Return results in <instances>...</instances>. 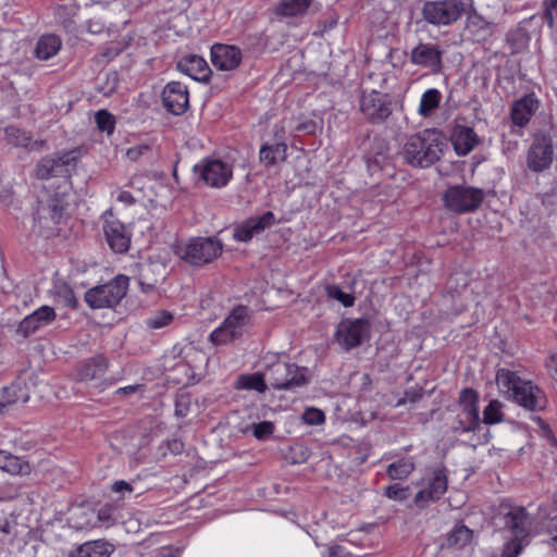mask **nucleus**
Returning a JSON list of instances; mask_svg holds the SVG:
<instances>
[{
    "instance_id": "423d86ee",
    "label": "nucleus",
    "mask_w": 557,
    "mask_h": 557,
    "mask_svg": "<svg viewBox=\"0 0 557 557\" xmlns=\"http://www.w3.org/2000/svg\"><path fill=\"white\" fill-rule=\"evenodd\" d=\"M252 320V311L243 305L236 306L224 318L223 322L209 335L214 345H226L240 338L248 330Z\"/></svg>"
},
{
    "instance_id": "1a4fd4ad",
    "label": "nucleus",
    "mask_w": 557,
    "mask_h": 557,
    "mask_svg": "<svg viewBox=\"0 0 557 557\" xmlns=\"http://www.w3.org/2000/svg\"><path fill=\"white\" fill-rule=\"evenodd\" d=\"M485 194L482 189L455 185L450 186L443 196L445 207L455 213H467L476 210Z\"/></svg>"
},
{
    "instance_id": "473e14b6",
    "label": "nucleus",
    "mask_w": 557,
    "mask_h": 557,
    "mask_svg": "<svg viewBox=\"0 0 557 557\" xmlns=\"http://www.w3.org/2000/svg\"><path fill=\"white\" fill-rule=\"evenodd\" d=\"M442 101V94L436 88L426 89L420 99L418 113L422 117H429L433 114V112L438 108Z\"/></svg>"
},
{
    "instance_id": "c9c22d12",
    "label": "nucleus",
    "mask_w": 557,
    "mask_h": 557,
    "mask_svg": "<svg viewBox=\"0 0 557 557\" xmlns=\"http://www.w3.org/2000/svg\"><path fill=\"white\" fill-rule=\"evenodd\" d=\"M265 371L263 373L256 372L252 374H242L237 377L235 387L237 389L257 391L264 393L267 389Z\"/></svg>"
},
{
    "instance_id": "cd10ccee",
    "label": "nucleus",
    "mask_w": 557,
    "mask_h": 557,
    "mask_svg": "<svg viewBox=\"0 0 557 557\" xmlns=\"http://www.w3.org/2000/svg\"><path fill=\"white\" fill-rule=\"evenodd\" d=\"M286 157L287 145L284 141L264 143L259 150V161L265 168L274 166L278 161H285Z\"/></svg>"
},
{
    "instance_id": "de8ad7c7",
    "label": "nucleus",
    "mask_w": 557,
    "mask_h": 557,
    "mask_svg": "<svg viewBox=\"0 0 557 557\" xmlns=\"http://www.w3.org/2000/svg\"><path fill=\"white\" fill-rule=\"evenodd\" d=\"M253 436L257 440L263 441L269 438L273 431L274 424L270 421H262L252 425Z\"/></svg>"
},
{
    "instance_id": "864d4df0",
    "label": "nucleus",
    "mask_w": 557,
    "mask_h": 557,
    "mask_svg": "<svg viewBox=\"0 0 557 557\" xmlns=\"http://www.w3.org/2000/svg\"><path fill=\"white\" fill-rule=\"evenodd\" d=\"M189 400L185 395H181L175 400V414L177 417H186L188 413Z\"/></svg>"
},
{
    "instance_id": "ea45409f",
    "label": "nucleus",
    "mask_w": 557,
    "mask_h": 557,
    "mask_svg": "<svg viewBox=\"0 0 557 557\" xmlns=\"http://www.w3.org/2000/svg\"><path fill=\"white\" fill-rule=\"evenodd\" d=\"M458 408L471 416H479V395L472 388H463L458 399Z\"/></svg>"
},
{
    "instance_id": "603ef678",
    "label": "nucleus",
    "mask_w": 557,
    "mask_h": 557,
    "mask_svg": "<svg viewBox=\"0 0 557 557\" xmlns=\"http://www.w3.org/2000/svg\"><path fill=\"white\" fill-rule=\"evenodd\" d=\"M544 366L548 377L557 384V352L547 356Z\"/></svg>"
},
{
    "instance_id": "bb28decb",
    "label": "nucleus",
    "mask_w": 557,
    "mask_h": 557,
    "mask_svg": "<svg viewBox=\"0 0 557 557\" xmlns=\"http://www.w3.org/2000/svg\"><path fill=\"white\" fill-rule=\"evenodd\" d=\"M114 509L111 505H104L100 507L97 511L94 509H82L81 518H86L83 521H76L75 525L78 529L84 528H92L96 525V522H100L109 525L114 521L113 518Z\"/></svg>"
},
{
    "instance_id": "7c9ffc66",
    "label": "nucleus",
    "mask_w": 557,
    "mask_h": 557,
    "mask_svg": "<svg viewBox=\"0 0 557 557\" xmlns=\"http://www.w3.org/2000/svg\"><path fill=\"white\" fill-rule=\"evenodd\" d=\"M62 47V40L53 34H46L37 40L34 53L39 60H49L54 57Z\"/></svg>"
},
{
    "instance_id": "ddd939ff",
    "label": "nucleus",
    "mask_w": 557,
    "mask_h": 557,
    "mask_svg": "<svg viewBox=\"0 0 557 557\" xmlns=\"http://www.w3.org/2000/svg\"><path fill=\"white\" fill-rule=\"evenodd\" d=\"M463 12L461 0H441L424 3L422 14L424 20L436 26L455 23Z\"/></svg>"
},
{
    "instance_id": "e433bc0d",
    "label": "nucleus",
    "mask_w": 557,
    "mask_h": 557,
    "mask_svg": "<svg viewBox=\"0 0 557 557\" xmlns=\"http://www.w3.org/2000/svg\"><path fill=\"white\" fill-rule=\"evenodd\" d=\"M0 469L10 474H23L29 471V465L4 450H0Z\"/></svg>"
},
{
    "instance_id": "bf43d9fd",
    "label": "nucleus",
    "mask_w": 557,
    "mask_h": 557,
    "mask_svg": "<svg viewBox=\"0 0 557 557\" xmlns=\"http://www.w3.org/2000/svg\"><path fill=\"white\" fill-rule=\"evenodd\" d=\"M137 385H128V386H125V387H121L116 391V394H129V393H134L136 389H137Z\"/></svg>"
},
{
    "instance_id": "e2e57ef3",
    "label": "nucleus",
    "mask_w": 557,
    "mask_h": 557,
    "mask_svg": "<svg viewBox=\"0 0 557 557\" xmlns=\"http://www.w3.org/2000/svg\"><path fill=\"white\" fill-rule=\"evenodd\" d=\"M336 554V548L335 547H332L331 548V555H335Z\"/></svg>"
},
{
    "instance_id": "a18cd8bd",
    "label": "nucleus",
    "mask_w": 557,
    "mask_h": 557,
    "mask_svg": "<svg viewBox=\"0 0 557 557\" xmlns=\"http://www.w3.org/2000/svg\"><path fill=\"white\" fill-rule=\"evenodd\" d=\"M327 295L329 297L336 299L344 307H351L355 302V297L350 294H347L342 290V288L337 285L327 286Z\"/></svg>"
},
{
    "instance_id": "4468645a",
    "label": "nucleus",
    "mask_w": 557,
    "mask_h": 557,
    "mask_svg": "<svg viewBox=\"0 0 557 557\" xmlns=\"http://www.w3.org/2000/svg\"><path fill=\"white\" fill-rule=\"evenodd\" d=\"M194 172L206 185L221 188L228 184L233 176L232 166L219 159H205L194 166Z\"/></svg>"
},
{
    "instance_id": "b1692460",
    "label": "nucleus",
    "mask_w": 557,
    "mask_h": 557,
    "mask_svg": "<svg viewBox=\"0 0 557 557\" xmlns=\"http://www.w3.org/2000/svg\"><path fill=\"white\" fill-rule=\"evenodd\" d=\"M450 140L458 156H467L480 144V137L473 128L459 124L454 126Z\"/></svg>"
},
{
    "instance_id": "9b49d317",
    "label": "nucleus",
    "mask_w": 557,
    "mask_h": 557,
    "mask_svg": "<svg viewBox=\"0 0 557 557\" xmlns=\"http://www.w3.org/2000/svg\"><path fill=\"white\" fill-rule=\"evenodd\" d=\"M555 158L553 137L549 134H535L527 151L525 163L534 173L548 170Z\"/></svg>"
},
{
    "instance_id": "393cba45",
    "label": "nucleus",
    "mask_w": 557,
    "mask_h": 557,
    "mask_svg": "<svg viewBox=\"0 0 557 557\" xmlns=\"http://www.w3.org/2000/svg\"><path fill=\"white\" fill-rule=\"evenodd\" d=\"M177 70L197 82H206L209 77V66L206 60L197 54L181 58L176 64Z\"/></svg>"
},
{
    "instance_id": "aec40b11",
    "label": "nucleus",
    "mask_w": 557,
    "mask_h": 557,
    "mask_svg": "<svg viewBox=\"0 0 557 557\" xmlns=\"http://www.w3.org/2000/svg\"><path fill=\"white\" fill-rule=\"evenodd\" d=\"M71 166L69 153L54 154L42 158L36 165L35 172L39 180H49L57 176H65Z\"/></svg>"
},
{
    "instance_id": "3c124183",
    "label": "nucleus",
    "mask_w": 557,
    "mask_h": 557,
    "mask_svg": "<svg viewBox=\"0 0 557 557\" xmlns=\"http://www.w3.org/2000/svg\"><path fill=\"white\" fill-rule=\"evenodd\" d=\"M544 5V17L547 25L552 28L555 24V18L557 17V0H545Z\"/></svg>"
},
{
    "instance_id": "a878e982",
    "label": "nucleus",
    "mask_w": 557,
    "mask_h": 557,
    "mask_svg": "<svg viewBox=\"0 0 557 557\" xmlns=\"http://www.w3.org/2000/svg\"><path fill=\"white\" fill-rule=\"evenodd\" d=\"M108 369V359L98 355L78 364L76 376L79 381L98 380L104 375Z\"/></svg>"
},
{
    "instance_id": "9d476101",
    "label": "nucleus",
    "mask_w": 557,
    "mask_h": 557,
    "mask_svg": "<svg viewBox=\"0 0 557 557\" xmlns=\"http://www.w3.org/2000/svg\"><path fill=\"white\" fill-rule=\"evenodd\" d=\"M360 111L374 125L383 124L393 112V101L387 94L363 90L359 98Z\"/></svg>"
},
{
    "instance_id": "37998d69",
    "label": "nucleus",
    "mask_w": 557,
    "mask_h": 557,
    "mask_svg": "<svg viewBox=\"0 0 557 557\" xmlns=\"http://www.w3.org/2000/svg\"><path fill=\"white\" fill-rule=\"evenodd\" d=\"M97 127L100 132L107 133L108 135L113 134L115 128V117L107 110H99L95 114Z\"/></svg>"
},
{
    "instance_id": "09e8293b",
    "label": "nucleus",
    "mask_w": 557,
    "mask_h": 557,
    "mask_svg": "<svg viewBox=\"0 0 557 557\" xmlns=\"http://www.w3.org/2000/svg\"><path fill=\"white\" fill-rule=\"evenodd\" d=\"M111 492L120 494V499H126L133 494L134 486L129 482L119 480L112 483Z\"/></svg>"
},
{
    "instance_id": "412c9836",
    "label": "nucleus",
    "mask_w": 557,
    "mask_h": 557,
    "mask_svg": "<svg viewBox=\"0 0 557 557\" xmlns=\"http://www.w3.org/2000/svg\"><path fill=\"white\" fill-rule=\"evenodd\" d=\"M274 222L275 215L272 211H267L261 215L251 216L235 228L234 238L238 242H248L253 237V235L260 234L265 228L272 226Z\"/></svg>"
},
{
    "instance_id": "49530a36",
    "label": "nucleus",
    "mask_w": 557,
    "mask_h": 557,
    "mask_svg": "<svg viewBox=\"0 0 557 557\" xmlns=\"http://www.w3.org/2000/svg\"><path fill=\"white\" fill-rule=\"evenodd\" d=\"M302 420L309 425H320L325 421V414L321 409L310 407L302 413Z\"/></svg>"
},
{
    "instance_id": "8fccbe9b",
    "label": "nucleus",
    "mask_w": 557,
    "mask_h": 557,
    "mask_svg": "<svg viewBox=\"0 0 557 557\" xmlns=\"http://www.w3.org/2000/svg\"><path fill=\"white\" fill-rule=\"evenodd\" d=\"M545 532L548 535L547 543L557 549V516L547 520L545 523Z\"/></svg>"
},
{
    "instance_id": "5701e85b",
    "label": "nucleus",
    "mask_w": 557,
    "mask_h": 557,
    "mask_svg": "<svg viewBox=\"0 0 557 557\" xmlns=\"http://www.w3.org/2000/svg\"><path fill=\"white\" fill-rule=\"evenodd\" d=\"M540 101L534 92L524 95L511 106V121L515 125L523 127L539 109Z\"/></svg>"
},
{
    "instance_id": "dca6fc26",
    "label": "nucleus",
    "mask_w": 557,
    "mask_h": 557,
    "mask_svg": "<svg viewBox=\"0 0 557 557\" xmlns=\"http://www.w3.org/2000/svg\"><path fill=\"white\" fill-rule=\"evenodd\" d=\"M103 233L110 248L117 253L125 252L131 244V237L123 223L112 213L103 214Z\"/></svg>"
},
{
    "instance_id": "f257e3e1",
    "label": "nucleus",
    "mask_w": 557,
    "mask_h": 557,
    "mask_svg": "<svg viewBox=\"0 0 557 557\" xmlns=\"http://www.w3.org/2000/svg\"><path fill=\"white\" fill-rule=\"evenodd\" d=\"M499 518L509 537L504 545L502 557H518L529 544L532 519L524 507L502 505Z\"/></svg>"
},
{
    "instance_id": "0eeeda50",
    "label": "nucleus",
    "mask_w": 557,
    "mask_h": 557,
    "mask_svg": "<svg viewBox=\"0 0 557 557\" xmlns=\"http://www.w3.org/2000/svg\"><path fill=\"white\" fill-rule=\"evenodd\" d=\"M222 243L215 237H195L176 248V255L193 267H203L222 253Z\"/></svg>"
},
{
    "instance_id": "5fc2aeb1",
    "label": "nucleus",
    "mask_w": 557,
    "mask_h": 557,
    "mask_svg": "<svg viewBox=\"0 0 557 557\" xmlns=\"http://www.w3.org/2000/svg\"><path fill=\"white\" fill-rule=\"evenodd\" d=\"M149 149L150 147L146 144L136 145L127 149L126 156L129 160L136 161Z\"/></svg>"
},
{
    "instance_id": "4be33fe9",
    "label": "nucleus",
    "mask_w": 557,
    "mask_h": 557,
    "mask_svg": "<svg viewBox=\"0 0 557 557\" xmlns=\"http://www.w3.org/2000/svg\"><path fill=\"white\" fill-rule=\"evenodd\" d=\"M242 51L236 46L216 44L211 48L213 66L221 71H232L242 62Z\"/></svg>"
},
{
    "instance_id": "4c0bfd02",
    "label": "nucleus",
    "mask_w": 557,
    "mask_h": 557,
    "mask_svg": "<svg viewBox=\"0 0 557 557\" xmlns=\"http://www.w3.org/2000/svg\"><path fill=\"white\" fill-rule=\"evenodd\" d=\"M480 424L479 416H471L469 412L458 410L454 421L450 424V429L455 433H469L474 432Z\"/></svg>"
},
{
    "instance_id": "6ab92c4d",
    "label": "nucleus",
    "mask_w": 557,
    "mask_h": 557,
    "mask_svg": "<svg viewBox=\"0 0 557 557\" xmlns=\"http://www.w3.org/2000/svg\"><path fill=\"white\" fill-rule=\"evenodd\" d=\"M55 318L57 313L54 308L41 306L20 322L16 333L23 337H28L40 329L51 324Z\"/></svg>"
},
{
    "instance_id": "f3484780",
    "label": "nucleus",
    "mask_w": 557,
    "mask_h": 557,
    "mask_svg": "<svg viewBox=\"0 0 557 557\" xmlns=\"http://www.w3.org/2000/svg\"><path fill=\"white\" fill-rule=\"evenodd\" d=\"M443 50L435 44L420 42L410 52L412 64L429 69L433 73L442 70Z\"/></svg>"
},
{
    "instance_id": "a211bd4d",
    "label": "nucleus",
    "mask_w": 557,
    "mask_h": 557,
    "mask_svg": "<svg viewBox=\"0 0 557 557\" xmlns=\"http://www.w3.org/2000/svg\"><path fill=\"white\" fill-rule=\"evenodd\" d=\"M163 107L174 115L183 114L189 104V94L186 85L181 82L168 83L162 91Z\"/></svg>"
},
{
    "instance_id": "20e7f679",
    "label": "nucleus",
    "mask_w": 557,
    "mask_h": 557,
    "mask_svg": "<svg viewBox=\"0 0 557 557\" xmlns=\"http://www.w3.org/2000/svg\"><path fill=\"white\" fill-rule=\"evenodd\" d=\"M66 206L67 201L63 193L44 190L39 194L34 209V227L40 235L50 237L59 231Z\"/></svg>"
},
{
    "instance_id": "c756f323",
    "label": "nucleus",
    "mask_w": 557,
    "mask_h": 557,
    "mask_svg": "<svg viewBox=\"0 0 557 557\" xmlns=\"http://www.w3.org/2000/svg\"><path fill=\"white\" fill-rule=\"evenodd\" d=\"M113 549V546L106 541H89L79 545L71 557H110Z\"/></svg>"
},
{
    "instance_id": "6e6d98bb",
    "label": "nucleus",
    "mask_w": 557,
    "mask_h": 557,
    "mask_svg": "<svg viewBox=\"0 0 557 557\" xmlns=\"http://www.w3.org/2000/svg\"><path fill=\"white\" fill-rule=\"evenodd\" d=\"M317 123L313 120H305L297 124L296 131L302 132L306 134H313L317 131Z\"/></svg>"
},
{
    "instance_id": "a19ab883",
    "label": "nucleus",
    "mask_w": 557,
    "mask_h": 557,
    "mask_svg": "<svg viewBox=\"0 0 557 557\" xmlns=\"http://www.w3.org/2000/svg\"><path fill=\"white\" fill-rule=\"evenodd\" d=\"M504 420L503 404L493 399L483 410V422L485 424H495Z\"/></svg>"
},
{
    "instance_id": "13d9d810",
    "label": "nucleus",
    "mask_w": 557,
    "mask_h": 557,
    "mask_svg": "<svg viewBox=\"0 0 557 557\" xmlns=\"http://www.w3.org/2000/svg\"><path fill=\"white\" fill-rule=\"evenodd\" d=\"M116 200L126 206H131V205L135 203L134 196L127 190H120L117 193Z\"/></svg>"
},
{
    "instance_id": "c85d7f7f",
    "label": "nucleus",
    "mask_w": 557,
    "mask_h": 557,
    "mask_svg": "<svg viewBox=\"0 0 557 557\" xmlns=\"http://www.w3.org/2000/svg\"><path fill=\"white\" fill-rule=\"evenodd\" d=\"M4 134L7 141L14 147L39 150L44 145V141L33 140L27 132L13 125L5 127Z\"/></svg>"
},
{
    "instance_id": "f704fd0d",
    "label": "nucleus",
    "mask_w": 557,
    "mask_h": 557,
    "mask_svg": "<svg viewBox=\"0 0 557 557\" xmlns=\"http://www.w3.org/2000/svg\"><path fill=\"white\" fill-rule=\"evenodd\" d=\"M311 4V0H280L274 12L281 16H297L304 14Z\"/></svg>"
},
{
    "instance_id": "58836bf2",
    "label": "nucleus",
    "mask_w": 557,
    "mask_h": 557,
    "mask_svg": "<svg viewBox=\"0 0 557 557\" xmlns=\"http://www.w3.org/2000/svg\"><path fill=\"white\" fill-rule=\"evenodd\" d=\"M472 540V530L468 527L460 524L456 525L447 535L446 545L449 548H462L468 545Z\"/></svg>"
},
{
    "instance_id": "79ce46f5",
    "label": "nucleus",
    "mask_w": 557,
    "mask_h": 557,
    "mask_svg": "<svg viewBox=\"0 0 557 557\" xmlns=\"http://www.w3.org/2000/svg\"><path fill=\"white\" fill-rule=\"evenodd\" d=\"M173 321V314L168 310L153 312L145 320V324L150 330H159L168 326Z\"/></svg>"
},
{
    "instance_id": "f8f14e48",
    "label": "nucleus",
    "mask_w": 557,
    "mask_h": 557,
    "mask_svg": "<svg viewBox=\"0 0 557 557\" xmlns=\"http://www.w3.org/2000/svg\"><path fill=\"white\" fill-rule=\"evenodd\" d=\"M447 474L445 468H436L421 479L417 486L420 490L413 498L419 508L426 507L430 503L438 500L447 491Z\"/></svg>"
},
{
    "instance_id": "72a5a7b5",
    "label": "nucleus",
    "mask_w": 557,
    "mask_h": 557,
    "mask_svg": "<svg viewBox=\"0 0 557 557\" xmlns=\"http://www.w3.org/2000/svg\"><path fill=\"white\" fill-rule=\"evenodd\" d=\"M416 469L413 458H400L386 468V473L391 480H406Z\"/></svg>"
},
{
    "instance_id": "680f3d73",
    "label": "nucleus",
    "mask_w": 557,
    "mask_h": 557,
    "mask_svg": "<svg viewBox=\"0 0 557 557\" xmlns=\"http://www.w3.org/2000/svg\"><path fill=\"white\" fill-rule=\"evenodd\" d=\"M160 557H174V556L170 553H166V554H162Z\"/></svg>"
},
{
    "instance_id": "4d7b16f0",
    "label": "nucleus",
    "mask_w": 557,
    "mask_h": 557,
    "mask_svg": "<svg viewBox=\"0 0 557 557\" xmlns=\"http://www.w3.org/2000/svg\"><path fill=\"white\" fill-rule=\"evenodd\" d=\"M62 297H63L66 306L71 307V308H76L77 301H76L73 290L70 287L65 286L62 289Z\"/></svg>"
},
{
    "instance_id": "39448f33",
    "label": "nucleus",
    "mask_w": 557,
    "mask_h": 557,
    "mask_svg": "<svg viewBox=\"0 0 557 557\" xmlns=\"http://www.w3.org/2000/svg\"><path fill=\"white\" fill-rule=\"evenodd\" d=\"M499 389L517 404L529 410H541L545 407V396L542 389L532 382L522 380L515 372L500 369L496 374Z\"/></svg>"
},
{
    "instance_id": "f03ea898",
    "label": "nucleus",
    "mask_w": 557,
    "mask_h": 557,
    "mask_svg": "<svg viewBox=\"0 0 557 557\" xmlns=\"http://www.w3.org/2000/svg\"><path fill=\"white\" fill-rule=\"evenodd\" d=\"M262 364L267 381L274 389L295 392L309 383L307 368L287 362L278 354H265Z\"/></svg>"
},
{
    "instance_id": "6e6552de",
    "label": "nucleus",
    "mask_w": 557,
    "mask_h": 557,
    "mask_svg": "<svg viewBox=\"0 0 557 557\" xmlns=\"http://www.w3.org/2000/svg\"><path fill=\"white\" fill-rule=\"evenodd\" d=\"M128 285V277L119 274L106 284L89 288L85 301L91 309H112L126 296Z\"/></svg>"
},
{
    "instance_id": "052dcab7",
    "label": "nucleus",
    "mask_w": 557,
    "mask_h": 557,
    "mask_svg": "<svg viewBox=\"0 0 557 557\" xmlns=\"http://www.w3.org/2000/svg\"><path fill=\"white\" fill-rule=\"evenodd\" d=\"M383 160H385V154L382 152H379L377 156L374 158V162L377 164Z\"/></svg>"
},
{
    "instance_id": "7ed1b4c3",
    "label": "nucleus",
    "mask_w": 557,
    "mask_h": 557,
    "mask_svg": "<svg viewBox=\"0 0 557 557\" xmlns=\"http://www.w3.org/2000/svg\"><path fill=\"white\" fill-rule=\"evenodd\" d=\"M445 146L438 133L424 129L408 137L401 153L408 164L429 168L441 159Z\"/></svg>"
},
{
    "instance_id": "c03bdc74",
    "label": "nucleus",
    "mask_w": 557,
    "mask_h": 557,
    "mask_svg": "<svg viewBox=\"0 0 557 557\" xmlns=\"http://www.w3.org/2000/svg\"><path fill=\"white\" fill-rule=\"evenodd\" d=\"M384 495L391 499L396 502H404L410 495V487L403 486L400 484H392L385 487Z\"/></svg>"
},
{
    "instance_id": "2eb2a0df",
    "label": "nucleus",
    "mask_w": 557,
    "mask_h": 557,
    "mask_svg": "<svg viewBox=\"0 0 557 557\" xmlns=\"http://www.w3.org/2000/svg\"><path fill=\"white\" fill-rule=\"evenodd\" d=\"M335 335L339 345L349 350L370 337V323L366 319L343 320L338 324Z\"/></svg>"
},
{
    "instance_id": "2f4dec72",
    "label": "nucleus",
    "mask_w": 557,
    "mask_h": 557,
    "mask_svg": "<svg viewBox=\"0 0 557 557\" xmlns=\"http://www.w3.org/2000/svg\"><path fill=\"white\" fill-rule=\"evenodd\" d=\"M28 400L27 393L22 388L20 384H11L1 389L0 394V413H4L5 410L18 401L26 403Z\"/></svg>"
},
{
    "instance_id": "0e129e2a",
    "label": "nucleus",
    "mask_w": 557,
    "mask_h": 557,
    "mask_svg": "<svg viewBox=\"0 0 557 557\" xmlns=\"http://www.w3.org/2000/svg\"><path fill=\"white\" fill-rule=\"evenodd\" d=\"M556 338H557V332H556Z\"/></svg>"
}]
</instances>
